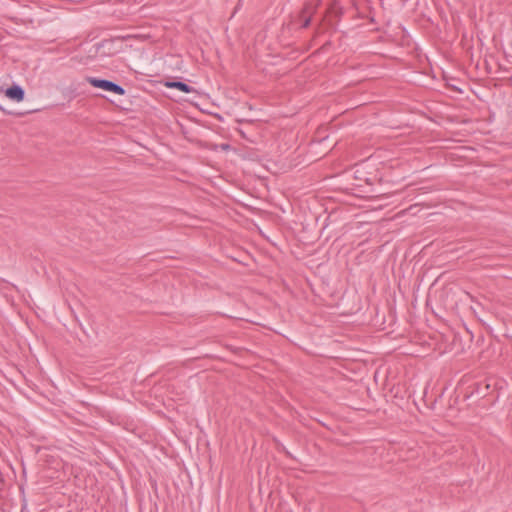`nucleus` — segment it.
<instances>
[{"mask_svg":"<svg viewBox=\"0 0 512 512\" xmlns=\"http://www.w3.org/2000/svg\"><path fill=\"white\" fill-rule=\"evenodd\" d=\"M88 82L95 88H100V89H103L106 91H110L117 95L125 94V89L122 86H120L110 80L89 78Z\"/></svg>","mask_w":512,"mask_h":512,"instance_id":"obj_1","label":"nucleus"},{"mask_svg":"<svg viewBox=\"0 0 512 512\" xmlns=\"http://www.w3.org/2000/svg\"><path fill=\"white\" fill-rule=\"evenodd\" d=\"M5 96L14 102H21L24 99L25 92L22 87L13 85L5 90Z\"/></svg>","mask_w":512,"mask_h":512,"instance_id":"obj_2","label":"nucleus"},{"mask_svg":"<svg viewBox=\"0 0 512 512\" xmlns=\"http://www.w3.org/2000/svg\"><path fill=\"white\" fill-rule=\"evenodd\" d=\"M166 86L168 88H175V89H178L184 93H190L192 92L194 89L189 86L188 84L184 83V82H181V81H172V82H167L166 83Z\"/></svg>","mask_w":512,"mask_h":512,"instance_id":"obj_3","label":"nucleus"},{"mask_svg":"<svg viewBox=\"0 0 512 512\" xmlns=\"http://www.w3.org/2000/svg\"><path fill=\"white\" fill-rule=\"evenodd\" d=\"M315 9V6L314 5H307L303 11H302V17H303V24H302V27L303 28H306L309 26L310 24V21H311V17L310 16H306V14L310 11V10H313Z\"/></svg>","mask_w":512,"mask_h":512,"instance_id":"obj_4","label":"nucleus"}]
</instances>
